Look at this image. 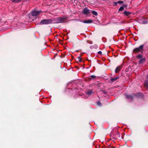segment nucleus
I'll list each match as a JSON object with an SVG mask.
<instances>
[{"instance_id": "nucleus-1", "label": "nucleus", "mask_w": 148, "mask_h": 148, "mask_svg": "<svg viewBox=\"0 0 148 148\" xmlns=\"http://www.w3.org/2000/svg\"><path fill=\"white\" fill-rule=\"evenodd\" d=\"M51 20H52V23H57L63 22L66 20V18H62V17H60L56 18L53 19Z\"/></svg>"}, {"instance_id": "nucleus-2", "label": "nucleus", "mask_w": 148, "mask_h": 148, "mask_svg": "<svg viewBox=\"0 0 148 148\" xmlns=\"http://www.w3.org/2000/svg\"><path fill=\"white\" fill-rule=\"evenodd\" d=\"M52 23V20L51 19H43L40 22V24H48Z\"/></svg>"}, {"instance_id": "nucleus-3", "label": "nucleus", "mask_w": 148, "mask_h": 148, "mask_svg": "<svg viewBox=\"0 0 148 148\" xmlns=\"http://www.w3.org/2000/svg\"><path fill=\"white\" fill-rule=\"evenodd\" d=\"M143 47V45H142L139 47L134 49L133 50V52L135 53H138L142 51Z\"/></svg>"}, {"instance_id": "nucleus-4", "label": "nucleus", "mask_w": 148, "mask_h": 148, "mask_svg": "<svg viewBox=\"0 0 148 148\" xmlns=\"http://www.w3.org/2000/svg\"><path fill=\"white\" fill-rule=\"evenodd\" d=\"M90 10L86 8L82 11V13L84 15H87L90 13Z\"/></svg>"}, {"instance_id": "nucleus-5", "label": "nucleus", "mask_w": 148, "mask_h": 148, "mask_svg": "<svg viewBox=\"0 0 148 148\" xmlns=\"http://www.w3.org/2000/svg\"><path fill=\"white\" fill-rule=\"evenodd\" d=\"M125 96L127 98L132 99L134 97L136 96L135 95L133 94L132 95H126Z\"/></svg>"}, {"instance_id": "nucleus-6", "label": "nucleus", "mask_w": 148, "mask_h": 148, "mask_svg": "<svg viewBox=\"0 0 148 148\" xmlns=\"http://www.w3.org/2000/svg\"><path fill=\"white\" fill-rule=\"evenodd\" d=\"M39 12L37 11H34L32 13V15L33 16H36L39 14Z\"/></svg>"}, {"instance_id": "nucleus-7", "label": "nucleus", "mask_w": 148, "mask_h": 148, "mask_svg": "<svg viewBox=\"0 0 148 148\" xmlns=\"http://www.w3.org/2000/svg\"><path fill=\"white\" fill-rule=\"evenodd\" d=\"M93 21L90 19H88L82 22L83 23H90L92 22Z\"/></svg>"}, {"instance_id": "nucleus-8", "label": "nucleus", "mask_w": 148, "mask_h": 148, "mask_svg": "<svg viewBox=\"0 0 148 148\" xmlns=\"http://www.w3.org/2000/svg\"><path fill=\"white\" fill-rule=\"evenodd\" d=\"M119 78V77H116L115 78H112L110 79V81L111 82H113L114 81H116Z\"/></svg>"}, {"instance_id": "nucleus-9", "label": "nucleus", "mask_w": 148, "mask_h": 148, "mask_svg": "<svg viewBox=\"0 0 148 148\" xmlns=\"http://www.w3.org/2000/svg\"><path fill=\"white\" fill-rule=\"evenodd\" d=\"M121 68V66H118L115 70V72L116 73H118L119 71H120Z\"/></svg>"}, {"instance_id": "nucleus-10", "label": "nucleus", "mask_w": 148, "mask_h": 148, "mask_svg": "<svg viewBox=\"0 0 148 148\" xmlns=\"http://www.w3.org/2000/svg\"><path fill=\"white\" fill-rule=\"evenodd\" d=\"M126 6V5L125 4H124L119 9V11H121L123 10L124 9V7H125Z\"/></svg>"}, {"instance_id": "nucleus-11", "label": "nucleus", "mask_w": 148, "mask_h": 148, "mask_svg": "<svg viewBox=\"0 0 148 148\" xmlns=\"http://www.w3.org/2000/svg\"><path fill=\"white\" fill-rule=\"evenodd\" d=\"M145 60V58H142L139 61V63L140 64L141 63H143Z\"/></svg>"}, {"instance_id": "nucleus-12", "label": "nucleus", "mask_w": 148, "mask_h": 148, "mask_svg": "<svg viewBox=\"0 0 148 148\" xmlns=\"http://www.w3.org/2000/svg\"><path fill=\"white\" fill-rule=\"evenodd\" d=\"M90 12H91L94 15L97 16L98 15L97 13L94 10H91Z\"/></svg>"}, {"instance_id": "nucleus-13", "label": "nucleus", "mask_w": 148, "mask_h": 148, "mask_svg": "<svg viewBox=\"0 0 148 148\" xmlns=\"http://www.w3.org/2000/svg\"><path fill=\"white\" fill-rule=\"evenodd\" d=\"M124 14L126 15V16H128L129 15L131 14V13L130 12H127L126 11H125L124 12Z\"/></svg>"}, {"instance_id": "nucleus-14", "label": "nucleus", "mask_w": 148, "mask_h": 148, "mask_svg": "<svg viewBox=\"0 0 148 148\" xmlns=\"http://www.w3.org/2000/svg\"><path fill=\"white\" fill-rule=\"evenodd\" d=\"M144 86L147 88H148V82L147 81H145L144 83Z\"/></svg>"}, {"instance_id": "nucleus-15", "label": "nucleus", "mask_w": 148, "mask_h": 148, "mask_svg": "<svg viewBox=\"0 0 148 148\" xmlns=\"http://www.w3.org/2000/svg\"><path fill=\"white\" fill-rule=\"evenodd\" d=\"M120 137V134L118 132H117L116 134V138H118Z\"/></svg>"}, {"instance_id": "nucleus-16", "label": "nucleus", "mask_w": 148, "mask_h": 148, "mask_svg": "<svg viewBox=\"0 0 148 148\" xmlns=\"http://www.w3.org/2000/svg\"><path fill=\"white\" fill-rule=\"evenodd\" d=\"M136 57L140 59V58H142V55L140 54H139V55L137 56Z\"/></svg>"}, {"instance_id": "nucleus-17", "label": "nucleus", "mask_w": 148, "mask_h": 148, "mask_svg": "<svg viewBox=\"0 0 148 148\" xmlns=\"http://www.w3.org/2000/svg\"><path fill=\"white\" fill-rule=\"evenodd\" d=\"M92 93V91L91 90H90L87 93L88 95H90Z\"/></svg>"}, {"instance_id": "nucleus-18", "label": "nucleus", "mask_w": 148, "mask_h": 148, "mask_svg": "<svg viewBox=\"0 0 148 148\" xmlns=\"http://www.w3.org/2000/svg\"><path fill=\"white\" fill-rule=\"evenodd\" d=\"M97 104L98 106H101V103L100 102V101H98L97 102Z\"/></svg>"}, {"instance_id": "nucleus-19", "label": "nucleus", "mask_w": 148, "mask_h": 148, "mask_svg": "<svg viewBox=\"0 0 148 148\" xmlns=\"http://www.w3.org/2000/svg\"><path fill=\"white\" fill-rule=\"evenodd\" d=\"M117 3L119 4H122L123 3V2L122 1H119L117 2Z\"/></svg>"}, {"instance_id": "nucleus-20", "label": "nucleus", "mask_w": 148, "mask_h": 148, "mask_svg": "<svg viewBox=\"0 0 148 148\" xmlns=\"http://www.w3.org/2000/svg\"><path fill=\"white\" fill-rule=\"evenodd\" d=\"M78 58L79 60V62H81V58H80V57H78Z\"/></svg>"}, {"instance_id": "nucleus-21", "label": "nucleus", "mask_w": 148, "mask_h": 148, "mask_svg": "<svg viewBox=\"0 0 148 148\" xmlns=\"http://www.w3.org/2000/svg\"><path fill=\"white\" fill-rule=\"evenodd\" d=\"M92 78H94L96 76L95 75H91L90 76Z\"/></svg>"}, {"instance_id": "nucleus-22", "label": "nucleus", "mask_w": 148, "mask_h": 148, "mask_svg": "<svg viewBox=\"0 0 148 148\" xmlns=\"http://www.w3.org/2000/svg\"><path fill=\"white\" fill-rule=\"evenodd\" d=\"M98 53L101 54H102V52L101 51H99L98 52Z\"/></svg>"}, {"instance_id": "nucleus-23", "label": "nucleus", "mask_w": 148, "mask_h": 148, "mask_svg": "<svg viewBox=\"0 0 148 148\" xmlns=\"http://www.w3.org/2000/svg\"><path fill=\"white\" fill-rule=\"evenodd\" d=\"M114 3L115 5H117V4L118 3H117V2H115Z\"/></svg>"}, {"instance_id": "nucleus-24", "label": "nucleus", "mask_w": 148, "mask_h": 148, "mask_svg": "<svg viewBox=\"0 0 148 148\" xmlns=\"http://www.w3.org/2000/svg\"><path fill=\"white\" fill-rule=\"evenodd\" d=\"M146 23H147V22H146V21H143V23L144 24H145Z\"/></svg>"}, {"instance_id": "nucleus-25", "label": "nucleus", "mask_w": 148, "mask_h": 148, "mask_svg": "<svg viewBox=\"0 0 148 148\" xmlns=\"http://www.w3.org/2000/svg\"><path fill=\"white\" fill-rule=\"evenodd\" d=\"M138 95H142V93H139V94H138Z\"/></svg>"}, {"instance_id": "nucleus-26", "label": "nucleus", "mask_w": 148, "mask_h": 148, "mask_svg": "<svg viewBox=\"0 0 148 148\" xmlns=\"http://www.w3.org/2000/svg\"><path fill=\"white\" fill-rule=\"evenodd\" d=\"M106 92H104V94H106Z\"/></svg>"}, {"instance_id": "nucleus-27", "label": "nucleus", "mask_w": 148, "mask_h": 148, "mask_svg": "<svg viewBox=\"0 0 148 148\" xmlns=\"http://www.w3.org/2000/svg\"><path fill=\"white\" fill-rule=\"evenodd\" d=\"M110 148H115L114 147H110Z\"/></svg>"}]
</instances>
